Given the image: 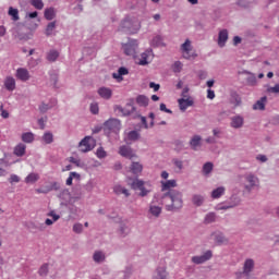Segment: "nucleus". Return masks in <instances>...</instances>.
<instances>
[{"label":"nucleus","instance_id":"1","mask_svg":"<svg viewBox=\"0 0 279 279\" xmlns=\"http://www.w3.org/2000/svg\"><path fill=\"white\" fill-rule=\"evenodd\" d=\"M160 199L168 213H178V210H182V206H184L183 194L178 190L166 192Z\"/></svg>","mask_w":279,"mask_h":279},{"label":"nucleus","instance_id":"2","mask_svg":"<svg viewBox=\"0 0 279 279\" xmlns=\"http://www.w3.org/2000/svg\"><path fill=\"white\" fill-rule=\"evenodd\" d=\"M240 186H242L243 195H252L253 191L260 189V179L253 172H246L239 177Z\"/></svg>","mask_w":279,"mask_h":279},{"label":"nucleus","instance_id":"3","mask_svg":"<svg viewBox=\"0 0 279 279\" xmlns=\"http://www.w3.org/2000/svg\"><path fill=\"white\" fill-rule=\"evenodd\" d=\"M141 29V22L136 17H125L120 24V32L124 34H136Z\"/></svg>","mask_w":279,"mask_h":279},{"label":"nucleus","instance_id":"4","mask_svg":"<svg viewBox=\"0 0 279 279\" xmlns=\"http://www.w3.org/2000/svg\"><path fill=\"white\" fill-rule=\"evenodd\" d=\"M256 263L252 258H247L243 265V271L236 272V279H250V274L254 271Z\"/></svg>","mask_w":279,"mask_h":279},{"label":"nucleus","instance_id":"5","mask_svg":"<svg viewBox=\"0 0 279 279\" xmlns=\"http://www.w3.org/2000/svg\"><path fill=\"white\" fill-rule=\"evenodd\" d=\"M181 51L185 60H195V58H197V53L193 50V46L191 45V39H186L185 43L181 45Z\"/></svg>","mask_w":279,"mask_h":279},{"label":"nucleus","instance_id":"6","mask_svg":"<svg viewBox=\"0 0 279 279\" xmlns=\"http://www.w3.org/2000/svg\"><path fill=\"white\" fill-rule=\"evenodd\" d=\"M114 112H118L121 117H130V114H134L136 112V107L132 106V104H126L125 107H121V105H116L113 107Z\"/></svg>","mask_w":279,"mask_h":279},{"label":"nucleus","instance_id":"7","mask_svg":"<svg viewBox=\"0 0 279 279\" xmlns=\"http://www.w3.org/2000/svg\"><path fill=\"white\" fill-rule=\"evenodd\" d=\"M78 147H80V151H82L83 154H86L87 151H92V149H95V138L90 136L84 137L80 142Z\"/></svg>","mask_w":279,"mask_h":279},{"label":"nucleus","instance_id":"8","mask_svg":"<svg viewBox=\"0 0 279 279\" xmlns=\"http://www.w3.org/2000/svg\"><path fill=\"white\" fill-rule=\"evenodd\" d=\"M122 49L125 56H136V49H138V41L136 39H130L128 44L122 45Z\"/></svg>","mask_w":279,"mask_h":279},{"label":"nucleus","instance_id":"9","mask_svg":"<svg viewBox=\"0 0 279 279\" xmlns=\"http://www.w3.org/2000/svg\"><path fill=\"white\" fill-rule=\"evenodd\" d=\"M104 128L109 132H119L121 130V120L111 118L104 123Z\"/></svg>","mask_w":279,"mask_h":279},{"label":"nucleus","instance_id":"10","mask_svg":"<svg viewBox=\"0 0 279 279\" xmlns=\"http://www.w3.org/2000/svg\"><path fill=\"white\" fill-rule=\"evenodd\" d=\"M213 258V251H206L203 255L193 256L192 263L194 265H204L207 260H210Z\"/></svg>","mask_w":279,"mask_h":279},{"label":"nucleus","instance_id":"11","mask_svg":"<svg viewBox=\"0 0 279 279\" xmlns=\"http://www.w3.org/2000/svg\"><path fill=\"white\" fill-rule=\"evenodd\" d=\"M245 123V119L242 116H233L231 117L230 125L233 130H241Z\"/></svg>","mask_w":279,"mask_h":279},{"label":"nucleus","instance_id":"12","mask_svg":"<svg viewBox=\"0 0 279 279\" xmlns=\"http://www.w3.org/2000/svg\"><path fill=\"white\" fill-rule=\"evenodd\" d=\"M240 191L238 189L233 190L231 197L229 198L230 207L236 208V206H241V197L239 195Z\"/></svg>","mask_w":279,"mask_h":279},{"label":"nucleus","instance_id":"13","mask_svg":"<svg viewBox=\"0 0 279 279\" xmlns=\"http://www.w3.org/2000/svg\"><path fill=\"white\" fill-rule=\"evenodd\" d=\"M120 156H123V158H129V160H132L134 157H136V154H134V150H132L129 146H121L119 148Z\"/></svg>","mask_w":279,"mask_h":279},{"label":"nucleus","instance_id":"14","mask_svg":"<svg viewBox=\"0 0 279 279\" xmlns=\"http://www.w3.org/2000/svg\"><path fill=\"white\" fill-rule=\"evenodd\" d=\"M178 104L181 112H186V108H191L195 102L191 98H180Z\"/></svg>","mask_w":279,"mask_h":279},{"label":"nucleus","instance_id":"15","mask_svg":"<svg viewBox=\"0 0 279 279\" xmlns=\"http://www.w3.org/2000/svg\"><path fill=\"white\" fill-rule=\"evenodd\" d=\"M155 201H153L149 205L148 215H151V217H155V219H158L160 215H162V207L154 205Z\"/></svg>","mask_w":279,"mask_h":279},{"label":"nucleus","instance_id":"16","mask_svg":"<svg viewBox=\"0 0 279 279\" xmlns=\"http://www.w3.org/2000/svg\"><path fill=\"white\" fill-rule=\"evenodd\" d=\"M169 277V272L167 271V267L159 266L157 267L153 279H167Z\"/></svg>","mask_w":279,"mask_h":279},{"label":"nucleus","instance_id":"17","mask_svg":"<svg viewBox=\"0 0 279 279\" xmlns=\"http://www.w3.org/2000/svg\"><path fill=\"white\" fill-rule=\"evenodd\" d=\"M82 187L81 186H75L73 189V195L69 199V204H75V202H80L82 199Z\"/></svg>","mask_w":279,"mask_h":279},{"label":"nucleus","instance_id":"18","mask_svg":"<svg viewBox=\"0 0 279 279\" xmlns=\"http://www.w3.org/2000/svg\"><path fill=\"white\" fill-rule=\"evenodd\" d=\"M243 74L248 75L246 78L247 86H256L258 84V80H256V74H254L247 70H244Z\"/></svg>","mask_w":279,"mask_h":279},{"label":"nucleus","instance_id":"19","mask_svg":"<svg viewBox=\"0 0 279 279\" xmlns=\"http://www.w3.org/2000/svg\"><path fill=\"white\" fill-rule=\"evenodd\" d=\"M204 202H206V197L202 194L192 195V204L199 208V206H204Z\"/></svg>","mask_w":279,"mask_h":279},{"label":"nucleus","instance_id":"20","mask_svg":"<svg viewBox=\"0 0 279 279\" xmlns=\"http://www.w3.org/2000/svg\"><path fill=\"white\" fill-rule=\"evenodd\" d=\"M178 186V182L175 180L161 181V191H171V189H175Z\"/></svg>","mask_w":279,"mask_h":279},{"label":"nucleus","instance_id":"21","mask_svg":"<svg viewBox=\"0 0 279 279\" xmlns=\"http://www.w3.org/2000/svg\"><path fill=\"white\" fill-rule=\"evenodd\" d=\"M226 43H228V29H222L218 34V46L226 47Z\"/></svg>","mask_w":279,"mask_h":279},{"label":"nucleus","instance_id":"22","mask_svg":"<svg viewBox=\"0 0 279 279\" xmlns=\"http://www.w3.org/2000/svg\"><path fill=\"white\" fill-rule=\"evenodd\" d=\"M190 147L197 151V147H202V136L201 135H194L190 141Z\"/></svg>","mask_w":279,"mask_h":279},{"label":"nucleus","instance_id":"23","mask_svg":"<svg viewBox=\"0 0 279 279\" xmlns=\"http://www.w3.org/2000/svg\"><path fill=\"white\" fill-rule=\"evenodd\" d=\"M16 77L21 80V82H27V80H29V71H27V69L20 68L16 71Z\"/></svg>","mask_w":279,"mask_h":279},{"label":"nucleus","instance_id":"24","mask_svg":"<svg viewBox=\"0 0 279 279\" xmlns=\"http://www.w3.org/2000/svg\"><path fill=\"white\" fill-rule=\"evenodd\" d=\"M4 87L7 90L12 92L16 88V81L12 76H7L4 80Z\"/></svg>","mask_w":279,"mask_h":279},{"label":"nucleus","instance_id":"25","mask_svg":"<svg viewBox=\"0 0 279 279\" xmlns=\"http://www.w3.org/2000/svg\"><path fill=\"white\" fill-rule=\"evenodd\" d=\"M130 71L126 68L121 66L119 68L118 73L112 74V77L113 80H118V82H121L123 81V75H128Z\"/></svg>","mask_w":279,"mask_h":279},{"label":"nucleus","instance_id":"26","mask_svg":"<svg viewBox=\"0 0 279 279\" xmlns=\"http://www.w3.org/2000/svg\"><path fill=\"white\" fill-rule=\"evenodd\" d=\"M27 149V146L23 143L17 144L14 147L13 154L15 156H17L19 158L23 157V155L25 154V150Z\"/></svg>","mask_w":279,"mask_h":279},{"label":"nucleus","instance_id":"27","mask_svg":"<svg viewBox=\"0 0 279 279\" xmlns=\"http://www.w3.org/2000/svg\"><path fill=\"white\" fill-rule=\"evenodd\" d=\"M265 106H267V96L262 97L253 105V110H265Z\"/></svg>","mask_w":279,"mask_h":279},{"label":"nucleus","instance_id":"28","mask_svg":"<svg viewBox=\"0 0 279 279\" xmlns=\"http://www.w3.org/2000/svg\"><path fill=\"white\" fill-rule=\"evenodd\" d=\"M98 95H100L102 99H110L112 97V89L108 87H100L98 89Z\"/></svg>","mask_w":279,"mask_h":279},{"label":"nucleus","instance_id":"29","mask_svg":"<svg viewBox=\"0 0 279 279\" xmlns=\"http://www.w3.org/2000/svg\"><path fill=\"white\" fill-rule=\"evenodd\" d=\"M130 232H132V230L130 229V226H128L125 222H121L119 228L120 236H122V239H125V236H128Z\"/></svg>","mask_w":279,"mask_h":279},{"label":"nucleus","instance_id":"30","mask_svg":"<svg viewBox=\"0 0 279 279\" xmlns=\"http://www.w3.org/2000/svg\"><path fill=\"white\" fill-rule=\"evenodd\" d=\"M213 236L214 241H216L218 245H223V243H228V239L221 232H216L213 234Z\"/></svg>","mask_w":279,"mask_h":279},{"label":"nucleus","instance_id":"31","mask_svg":"<svg viewBox=\"0 0 279 279\" xmlns=\"http://www.w3.org/2000/svg\"><path fill=\"white\" fill-rule=\"evenodd\" d=\"M113 193H116V195H124L130 197V191L121 185H114Z\"/></svg>","mask_w":279,"mask_h":279},{"label":"nucleus","instance_id":"32","mask_svg":"<svg viewBox=\"0 0 279 279\" xmlns=\"http://www.w3.org/2000/svg\"><path fill=\"white\" fill-rule=\"evenodd\" d=\"M94 263L101 264L106 260V254L101 251H96L93 255Z\"/></svg>","mask_w":279,"mask_h":279},{"label":"nucleus","instance_id":"33","mask_svg":"<svg viewBox=\"0 0 279 279\" xmlns=\"http://www.w3.org/2000/svg\"><path fill=\"white\" fill-rule=\"evenodd\" d=\"M136 104H138V106H142L144 108H147V106H149V98L145 95H140L136 98Z\"/></svg>","mask_w":279,"mask_h":279},{"label":"nucleus","instance_id":"34","mask_svg":"<svg viewBox=\"0 0 279 279\" xmlns=\"http://www.w3.org/2000/svg\"><path fill=\"white\" fill-rule=\"evenodd\" d=\"M130 169L134 175H138V173L143 172V165L140 162H132Z\"/></svg>","mask_w":279,"mask_h":279},{"label":"nucleus","instance_id":"35","mask_svg":"<svg viewBox=\"0 0 279 279\" xmlns=\"http://www.w3.org/2000/svg\"><path fill=\"white\" fill-rule=\"evenodd\" d=\"M38 180H40V177L38 175V173H29L26 178H25V183L26 184H35V182H38Z\"/></svg>","mask_w":279,"mask_h":279},{"label":"nucleus","instance_id":"36","mask_svg":"<svg viewBox=\"0 0 279 279\" xmlns=\"http://www.w3.org/2000/svg\"><path fill=\"white\" fill-rule=\"evenodd\" d=\"M44 16L47 21H53V19H56V9L53 8L46 9L44 12Z\"/></svg>","mask_w":279,"mask_h":279},{"label":"nucleus","instance_id":"37","mask_svg":"<svg viewBox=\"0 0 279 279\" xmlns=\"http://www.w3.org/2000/svg\"><path fill=\"white\" fill-rule=\"evenodd\" d=\"M215 168V165H213V162L207 161L206 163H204L203 166V175H208L209 173H213V169Z\"/></svg>","mask_w":279,"mask_h":279},{"label":"nucleus","instance_id":"38","mask_svg":"<svg viewBox=\"0 0 279 279\" xmlns=\"http://www.w3.org/2000/svg\"><path fill=\"white\" fill-rule=\"evenodd\" d=\"M41 141L46 144V145H51V143H53V133L51 132H46L44 133Z\"/></svg>","mask_w":279,"mask_h":279},{"label":"nucleus","instance_id":"39","mask_svg":"<svg viewBox=\"0 0 279 279\" xmlns=\"http://www.w3.org/2000/svg\"><path fill=\"white\" fill-rule=\"evenodd\" d=\"M225 193H226V187L220 186L211 192V197L214 199H219V197H221V195H223Z\"/></svg>","mask_w":279,"mask_h":279},{"label":"nucleus","instance_id":"40","mask_svg":"<svg viewBox=\"0 0 279 279\" xmlns=\"http://www.w3.org/2000/svg\"><path fill=\"white\" fill-rule=\"evenodd\" d=\"M58 58H60V52H58L57 50H50L47 54V60L49 62H56Z\"/></svg>","mask_w":279,"mask_h":279},{"label":"nucleus","instance_id":"41","mask_svg":"<svg viewBox=\"0 0 279 279\" xmlns=\"http://www.w3.org/2000/svg\"><path fill=\"white\" fill-rule=\"evenodd\" d=\"M28 228H29V230H38L39 232H44L45 225L38 223V222H29Z\"/></svg>","mask_w":279,"mask_h":279},{"label":"nucleus","instance_id":"42","mask_svg":"<svg viewBox=\"0 0 279 279\" xmlns=\"http://www.w3.org/2000/svg\"><path fill=\"white\" fill-rule=\"evenodd\" d=\"M217 221V214L209 213L205 216L204 223H215Z\"/></svg>","mask_w":279,"mask_h":279},{"label":"nucleus","instance_id":"43","mask_svg":"<svg viewBox=\"0 0 279 279\" xmlns=\"http://www.w3.org/2000/svg\"><path fill=\"white\" fill-rule=\"evenodd\" d=\"M9 16L12 17V21H20V16H19V9H14L12 7L9 8V12H8Z\"/></svg>","mask_w":279,"mask_h":279},{"label":"nucleus","instance_id":"44","mask_svg":"<svg viewBox=\"0 0 279 279\" xmlns=\"http://www.w3.org/2000/svg\"><path fill=\"white\" fill-rule=\"evenodd\" d=\"M23 143H34V133L26 132L22 134Z\"/></svg>","mask_w":279,"mask_h":279},{"label":"nucleus","instance_id":"45","mask_svg":"<svg viewBox=\"0 0 279 279\" xmlns=\"http://www.w3.org/2000/svg\"><path fill=\"white\" fill-rule=\"evenodd\" d=\"M153 47H165V44L162 43V37L160 35H157L151 40Z\"/></svg>","mask_w":279,"mask_h":279},{"label":"nucleus","instance_id":"46","mask_svg":"<svg viewBox=\"0 0 279 279\" xmlns=\"http://www.w3.org/2000/svg\"><path fill=\"white\" fill-rule=\"evenodd\" d=\"M149 53H151V51H146L141 54V60L138 62V64H141V66H145V65L149 64V62H147V58H149Z\"/></svg>","mask_w":279,"mask_h":279},{"label":"nucleus","instance_id":"47","mask_svg":"<svg viewBox=\"0 0 279 279\" xmlns=\"http://www.w3.org/2000/svg\"><path fill=\"white\" fill-rule=\"evenodd\" d=\"M132 189L136 190L138 189L141 191V189H143L145 186V182L141 181L138 179H135L132 183H131Z\"/></svg>","mask_w":279,"mask_h":279},{"label":"nucleus","instance_id":"48","mask_svg":"<svg viewBox=\"0 0 279 279\" xmlns=\"http://www.w3.org/2000/svg\"><path fill=\"white\" fill-rule=\"evenodd\" d=\"M54 29H56V22L48 23L45 32L46 36H51Z\"/></svg>","mask_w":279,"mask_h":279},{"label":"nucleus","instance_id":"49","mask_svg":"<svg viewBox=\"0 0 279 279\" xmlns=\"http://www.w3.org/2000/svg\"><path fill=\"white\" fill-rule=\"evenodd\" d=\"M53 106H56V104L50 105V104L41 102V106H39V111L41 112V114H45V112H47L48 110H51Z\"/></svg>","mask_w":279,"mask_h":279},{"label":"nucleus","instance_id":"50","mask_svg":"<svg viewBox=\"0 0 279 279\" xmlns=\"http://www.w3.org/2000/svg\"><path fill=\"white\" fill-rule=\"evenodd\" d=\"M39 276L46 277L49 274V264H44L38 270Z\"/></svg>","mask_w":279,"mask_h":279},{"label":"nucleus","instance_id":"51","mask_svg":"<svg viewBox=\"0 0 279 279\" xmlns=\"http://www.w3.org/2000/svg\"><path fill=\"white\" fill-rule=\"evenodd\" d=\"M128 138L129 141H138V138H141V133H138L137 131H130L128 134Z\"/></svg>","mask_w":279,"mask_h":279},{"label":"nucleus","instance_id":"52","mask_svg":"<svg viewBox=\"0 0 279 279\" xmlns=\"http://www.w3.org/2000/svg\"><path fill=\"white\" fill-rule=\"evenodd\" d=\"M31 5L36 8V10H43V8H45V3H43V0H32Z\"/></svg>","mask_w":279,"mask_h":279},{"label":"nucleus","instance_id":"53","mask_svg":"<svg viewBox=\"0 0 279 279\" xmlns=\"http://www.w3.org/2000/svg\"><path fill=\"white\" fill-rule=\"evenodd\" d=\"M5 167H8L5 161L3 159H0V178L3 175H8V171L5 170Z\"/></svg>","mask_w":279,"mask_h":279},{"label":"nucleus","instance_id":"54","mask_svg":"<svg viewBox=\"0 0 279 279\" xmlns=\"http://www.w3.org/2000/svg\"><path fill=\"white\" fill-rule=\"evenodd\" d=\"M172 163L174 165V167H177V169H179L180 171H182L184 169V162L178 158L172 159Z\"/></svg>","mask_w":279,"mask_h":279},{"label":"nucleus","instance_id":"55","mask_svg":"<svg viewBox=\"0 0 279 279\" xmlns=\"http://www.w3.org/2000/svg\"><path fill=\"white\" fill-rule=\"evenodd\" d=\"M73 178H80V173H77V172H70V175L66 179V185L68 186H71V184H73Z\"/></svg>","mask_w":279,"mask_h":279},{"label":"nucleus","instance_id":"56","mask_svg":"<svg viewBox=\"0 0 279 279\" xmlns=\"http://www.w3.org/2000/svg\"><path fill=\"white\" fill-rule=\"evenodd\" d=\"M83 230H84V226H82V223H75L73 226V232H75L76 234H82Z\"/></svg>","mask_w":279,"mask_h":279},{"label":"nucleus","instance_id":"57","mask_svg":"<svg viewBox=\"0 0 279 279\" xmlns=\"http://www.w3.org/2000/svg\"><path fill=\"white\" fill-rule=\"evenodd\" d=\"M96 156L97 158H106L108 154L106 153V150H104V147H99L96 151Z\"/></svg>","mask_w":279,"mask_h":279},{"label":"nucleus","instance_id":"58","mask_svg":"<svg viewBox=\"0 0 279 279\" xmlns=\"http://www.w3.org/2000/svg\"><path fill=\"white\" fill-rule=\"evenodd\" d=\"M172 69L174 73H180L182 71V62L175 61Z\"/></svg>","mask_w":279,"mask_h":279},{"label":"nucleus","instance_id":"59","mask_svg":"<svg viewBox=\"0 0 279 279\" xmlns=\"http://www.w3.org/2000/svg\"><path fill=\"white\" fill-rule=\"evenodd\" d=\"M84 189H85V191H87V193H90L95 189V183L93 181H88L84 185Z\"/></svg>","mask_w":279,"mask_h":279},{"label":"nucleus","instance_id":"60","mask_svg":"<svg viewBox=\"0 0 279 279\" xmlns=\"http://www.w3.org/2000/svg\"><path fill=\"white\" fill-rule=\"evenodd\" d=\"M90 112L92 114H99V105L97 102L90 105Z\"/></svg>","mask_w":279,"mask_h":279},{"label":"nucleus","instance_id":"61","mask_svg":"<svg viewBox=\"0 0 279 279\" xmlns=\"http://www.w3.org/2000/svg\"><path fill=\"white\" fill-rule=\"evenodd\" d=\"M10 184L19 183L21 182V178L16 174H11L9 178Z\"/></svg>","mask_w":279,"mask_h":279},{"label":"nucleus","instance_id":"62","mask_svg":"<svg viewBox=\"0 0 279 279\" xmlns=\"http://www.w3.org/2000/svg\"><path fill=\"white\" fill-rule=\"evenodd\" d=\"M267 93L278 94L279 93V84H276L274 87H268Z\"/></svg>","mask_w":279,"mask_h":279},{"label":"nucleus","instance_id":"63","mask_svg":"<svg viewBox=\"0 0 279 279\" xmlns=\"http://www.w3.org/2000/svg\"><path fill=\"white\" fill-rule=\"evenodd\" d=\"M61 185L59 182H52L50 183V191H60Z\"/></svg>","mask_w":279,"mask_h":279},{"label":"nucleus","instance_id":"64","mask_svg":"<svg viewBox=\"0 0 279 279\" xmlns=\"http://www.w3.org/2000/svg\"><path fill=\"white\" fill-rule=\"evenodd\" d=\"M207 77H208V72H206L204 70L198 71V78L199 80H206Z\"/></svg>","mask_w":279,"mask_h":279}]
</instances>
